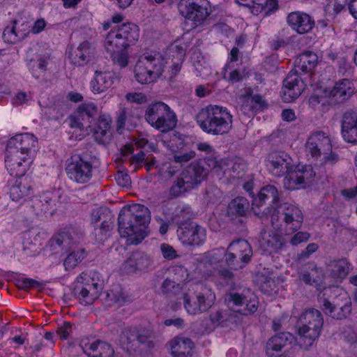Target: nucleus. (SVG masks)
<instances>
[{"mask_svg":"<svg viewBox=\"0 0 357 357\" xmlns=\"http://www.w3.org/2000/svg\"><path fill=\"white\" fill-rule=\"evenodd\" d=\"M268 172L274 176H285L284 188L296 190L309 185L315 173L310 165L296 167L293 169L292 159L284 152L274 151L268 154L266 163Z\"/></svg>","mask_w":357,"mask_h":357,"instance_id":"nucleus-1","label":"nucleus"},{"mask_svg":"<svg viewBox=\"0 0 357 357\" xmlns=\"http://www.w3.org/2000/svg\"><path fill=\"white\" fill-rule=\"evenodd\" d=\"M150 220V211L145 206L136 204L123 207L118 217V231L127 238L128 244L137 245L148 236Z\"/></svg>","mask_w":357,"mask_h":357,"instance_id":"nucleus-2","label":"nucleus"},{"mask_svg":"<svg viewBox=\"0 0 357 357\" xmlns=\"http://www.w3.org/2000/svg\"><path fill=\"white\" fill-rule=\"evenodd\" d=\"M138 38V26L134 24L124 23L112 29L105 37V47L113 62L126 67L128 63L127 49Z\"/></svg>","mask_w":357,"mask_h":357,"instance_id":"nucleus-3","label":"nucleus"},{"mask_svg":"<svg viewBox=\"0 0 357 357\" xmlns=\"http://www.w3.org/2000/svg\"><path fill=\"white\" fill-rule=\"evenodd\" d=\"M317 61V55L312 52H305L296 58L294 69L283 81L282 98L284 102H292L301 96L306 85L298 73H310L316 66Z\"/></svg>","mask_w":357,"mask_h":357,"instance_id":"nucleus-4","label":"nucleus"},{"mask_svg":"<svg viewBox=\"0 0 357 357\" xmlns=\"http://www.w3.org/2000/svg\"><path fill=\"white\" fill-rule=\"evenodd\" d=\"M195 119L204 132L213 135L228 133L232 128V115L226 107L218 105H209L201 109Z\"/></svg>","mask_w":357,"mask_h":357,"instance_id":"nucleus-5","label":"nucleus"},{"mask_svg":"<svg viewBox=\"0 0 357 357\" xmlns=\"http://www.w3.org/2000/svg\"><path fill=\"white\" fill-rule=\"evenodd\" d=\"M324 325L321 312L314 308L305 310L299 317L297 326L299 344L307 350L319 338Z\"/></svg>","mask_w":357,"mask_h":357,"instance_id":"nucleus-6","label":"nucleus"},{"mask_svg":"<svg viewBox=\"0 0 357 357\" xmlns=\"http://www.w3.org/2000/svg\"><path fill=\"white\" fill-rule=\"evenodd\" d=\"M207 177L208 170L195 160L182 169L169 189V195L178 197L197 188Z\"/></svg>","mask_w":357,"mask_h":357,"instance_id":"nucleus-7","label":"nucleus"},{"mask_svg":"<svg viewBox=\"0 0 357 357\" xmlns=\"http://www.w3.org/2000/svg\"><path fill=\"white\" fill-rule=\"evenodd\" d=\"M272 226L285 234H291L299 229L303 222L301 210L296 206L285 202L278 206L271 216Z\"/></svg>","mask_w":357,"mask_h":357,"instance_id":"nucleus-8","label":"nucleus"},{"mask_svg":"<svg viewBox=\"0 0 357 357\" xmlns=\"http://www.w3.org/2000/svg\"><path fill=\"white\" fill-rule=\"evenodd\" d=\"M145 121L161 132L172 130L177 123V116L173 109L162 101L149 104L144 113Z\"/></svg>","mask_w":357,"mask_h":357,"instance_id":"nucleus-9","label":"nucleus"},{"mask_svg":"<svg viewBox=\"0 0 357 357\" xmlns=\"http://www.w3.org/2000/svg\"><path fill=\"white\" fill-rule=\"evenodd\" d=\"M164 66V59L160 54H144L135 66V79L142 84L151 83L162 75Z\"/></svg>","mask_w":357,"mask_h":357,"instance_id":"nucleus-10","label":"nucleus"},{"mask_svg":"<svg viewBox=\"0 0 357 357\" xmlns=\"http://www.w3.org/2000/svg\"><path fill=\"white\" fill-rule=\"evenodd\" d=\"M215 295L213 290L206 285H199L191 294L183 296V305L186 312L191 315H198L209 310L214 305Z\"/></svg>","mask_w":357,"mask_h":357,"instance_id":"nucleus-11","label":"nucleus"},{"mask_svg":"<svg viewBox=\"0 0 357 357\" xmlns=\"http://www.w3.org/2000/svg\"><path fill=\"white\" fill-rule=\"evenodd\" d=\"M280 192L276 187L267 185L261 188L252 201V209L255 215L264 218L271 215L280 206Z\"/></svg>","mask_w":357,"mask_h":357,"instance_id":"nucleus-12","label":"nucleus"},{"mask_svg":"<svg viewBox=\"0 0 357 357\" xmlns=\"http://www.w3.org/2000/svg\"><path fill=\"white\" fill-rule=\"evenodd\" d=\"M252 257V249L248 241L238 239L231 242L225 255L227 265L234 270L243 268Z\"/></svg>","mask_w":357,"mask_h":357,"instance_id":"nucleus-13","label":"nucleus"},{"mask_svg":"<svg viewBox=\"0 0 357 357\" xmlns=\"http://www.w3.org/2000/svg\"><path fill=\"white\" fill-rule=\"evenodd\" d=\"M176 234L182 243L190 246L202 245L206 238L204 227L190 220L177 222Z\"/></svg>","mask_w":357,"mask_h":357,"instance_id":"nucleus-14","label":"nucleus"},{"mask_svg":"<svg viewBox=\"0 0 357 357\" xmlns=\"http://www.w3.org/2000/svg\"><path fill=\"white\" fill-rule=\"evenodd\" d=\"M68 177L78 183H87L92 177L93 166L85 155H74L66 168Z\"/></svg>","mask_w":357,"mask_h":357,"instance_id":"nucleus-15","label":"nucleus"},{"mask_svg":"<svg viewBox=\"0 0 357 357\" xmlns=\"http://www.w3.org/2000/svg\"><path fill=\"white\" fill-rule=\"evenodd\" d=\"M321 308L325 314L337 320L346 319L351 312V302L345 294H340L333 302L324 298Z\"/></svg>","mask_w":357,"mask_h":357,"instance_id":"nucleus-16","label":"nucleus"},{"mask_svg":"<svg viewBox=\"0 0 357 357\" xmlns=\"http://www.w3.org/2000/svg\"><path fill=\"white\" fill-rule=\"evenodd\" d=\"M227 300L229 303H232L236 306H242L245 304V307L238 311V313L244 316L252 314L258 309L259 301L249 289H244L242 292H229L227 294Z\"/></svg>","mask_w":357,"mask_h":357,"instance_id":"nucleus-17","label":"nucleus"},{"mask_svg":"<svg viewBox=\"0 0 357 357\" xmlns=\"http://www.w3.org/2000/svg\"><path fill=\"white\" fill-rule=\"evenodd\" d=\"M178 9L180 13L185 19L192 21L195 26L202 24L209 14L206 3L202 0L199 2H181Z\"/></svg>","mask_w":357,"mask_h":357,"instance_id":"nucleus-18","label":"nucleus"},{"mask_svg":"<svg viewBox=\"0 0 357 357\" xmlns=\"http://www.w3.org/2000/svg\"><path fill=\"white\" fill-rule=\"evenodd\" d=\"M84 236L83 230L78 227L68 226L53 236L50 243L52 246L62 247V250L69 251L71 247L79 242Z\"/></svg>","mask_w":357,"mask_h":357,"instance_id":"nucleus-19","label":"nucleus"},{"mask_svg":"<svg viewBox=\"0 0 357 357\" xmlns=\"http://www.w3.org/2000/svg\"><path fill=\"white\" fill-rule=\"evenodd\" d=\"M27 206L36 216L53 214L56 211V197L50 192H43L29 199Z\"/></svg>","mask_w":357,"mask_h":357,"instance_id":"nucleus-20","label":"nucleus"},{"mask_svg":"<svg viewBox=\"0 0 357 357\" xmlns=\"http://www.w3.org/2000/svg\"><path fill=\"white\" fill-rule=\"evenodd\" d=\"M37 139L32 134L24 133L17 135L8 140L7 144V151H9L12 155L15 153L24 156H29L32 151L36 148Z\"/></svg>","mask_w":357,"mask_h":357,"instance_id":"nucleus-21","label":"nucleus"},{"mask_svg":"<svg viewBox=\"0 0 357 357\" xmlns=\"http://www.w3.org/2000/svg\"><path fill=\"white\" fill-rule=\"evenodd\" d=\"M98 114V107L94 103H82L70 116V126L72 128L84 129V123H90L91 119Z\"/></svg>","mask_w":357,"mask_h":357,"instance_id":"nucleus-22","label":"nucleus"},{"mask_svg":"<svg viewBox=\"0 0 357 357\" xmlns=\"http://www.w3.org/2000/svg\"><path fill=\"white\" fill-rule=\"evenodd\" d=\"M331 139L324 132L313 133L308 138L306 149L313 158H318L321 154L327 153L331 150Z\"/></svg>","mask_w":357,"mask_h":357,"instance_id":"nucleus-23","label":"nucleus"},{"mask_svg":"<svg viewBox=\"0 0 357 357\" xmlns=\"http://www.w3.org/2000/svg\"><path fill=\"white\" fill-rule=\"evenodd\" d=\"M354 93V84L348 79H342L335 83L328 96L332 103L340 104L349 100Z\"/></svg>","mask_w":357,"mask_h":357,"instance_id":"nucleus-24","label":"nucleus"},{"mask_svg":"<svg viewBox=\"0 0 357 357\" xmlns=\"http://www.w3.org/2000/svg\"><path fill=\"white\" fill-rule=\"evenodd\" d=\"M287 22L291 28L299 34L310 31L314 26V21L309 15L299 11L289 13Z\"/></svg>","mask_w":357,"mask_h":357,"instance_id":"nucleus-25","label":"nucleus"},{"mask_svg":"<svg viewBox=\"0 0 357 357\" xmlns=\"http://www.w3.org/2000/svg\"><path fill=\"white\" fill-rule=\"evenodd\" d=\"M151 264V259L149 255L144 252L136 251L124 261L121 269L127 273H135L148 268Z\"/></svg>","mask_w":357,"mask_h":357,"instance_id":"nucleus-26","label":"nucleus"},{"mask_svg":"<svg viewBox=\"0 0 357 357\" xmlns=\"http://www.w3.org/2000/svg\"><path fill=\"white\" fill-rule=\"evenodd\" d=\"M79 346L89 357H113L114 354L110 344L101 340H82Z\"/></svg>","mask_w":357,"mask_h":357,"instance_id":"nucleus-27","label":"nucleus"},{"mask_svg":"<svg viewBox=\"0 0 357 357\" xmlns=\"http://www.w3.org/2000/svg\"><path fill=\"white\" fill-rule=\"evenodd\" d=\"M99 285L98 283L84 284L78 278L74 289L75 295L77 296L80 303L84 305L92 304L99 296Z\"/></svg>","mask_w":357,"mask_h":357,"instance_id":"nucleus-28","label":"nucleus"},{"mask_svg":"<svg viewBox=\"0 0 357 357\" xmlns=\"http://www.w3.org/2000/svg\"><path fill=\"white\" fill-rule=\"evenodd\" d=\"M342 135L345 141L349 143H357V112L353 110L347 111L342 116Z\"/></svg>","mask_w":357,"mask_h":357,"instance_id":"nucleus-29","label":"nucleus"},{"mask_svg":"<svg viewBox=\"0 0 357 357\" xmlns=\"http://www.w3.org/2000/svg\"><path fill=\"white\" fill-rule=\"evenodd\" d=\"M27 160L26 156L17 153L12 155L9 151H6L5 163L11 176L15 177H22L24 176L27 167L30 164V162L27 161Z\"/></svg>","mask_w":357,"mask_h":357,"instance_id":"nucleus-30","label":"nucleus"},{"mask_svg":"<svg viewBox=\"0 0 357 357\" xmlns=\"http://www.w3.org/2000/svg\"><path fill=\"white\" fill-rule=\"evenodd\" d=\"M116 78L113 72L96 70L95 77L91 82L92 91L94 93L105 92L112 86Z\"/></svg>","mask_w":357,"mask_h":357,"instance_id":"nucleus-31","label":"nucleus"},{"mask_svg":"<svg viewBox=\"0 0 357 357\" xmlns=\"http://www.w3.org/2000/svg\"><path fill=\"white\" fill-rule=\"evenodd\" d=\"M283 245V240L280 234L272 231H264L259 240L260 248L269 254L277 252Z\"/></svg>","mask_w":357,"mask_h":357,"instance_id":"nucleus-32","label":"nucleus"},{"mask_svg":"<svg viewBox=\"0 0 357 357\" xmlns=\"http://www.w3.org/2000/svg\"><path fill=\"white\" fill-rule=\"evenodd\" d=\"M92 53L91 44L84 41L77 47L70 49L68 57L73 63L82 66L90 61Z\"/></svg>","mask_w":357,"mask_h":357,"instance_id":"nucleus-33","label":"nucleus"},{"mask_svg":"<svg viewBox=\"0 0 357 357\" xmlns=\"http://www.w3.org/2000/svg\"><path fill=\"white\" fill-rule=\"evenodd\" d=\"M292 339V335L289 333H278L271 337L266 342V353L269 357H277L287 342Z\"/></svg>","mask_w":357,"mask_h":357,"instance_id":"nucleus-34","label":"nucleus"},{"mask_svg":"<svg viewBox=\"0 0 357 357\" xmlns=\"http://www.w3.org/2000/svg\"><path fill=\"white\" fill-rule=\"evenodd\" d=\"M112 119L109 116L100 115L98 119L97 126L93 130V136L99 144H107L109 142L111 133Z\"/></svg>","mask_w":357,"mask_h":357,"instance_id":"nucleus-35","label":"nucleus"},{"mask_svg":"<svg viewBox=\"0 0 357 357\" xmlns=\"http://www.w3.org/2000/svg\"><path fill=\"white\" fill-rule=\"evenodd\" d=\"M172 355L174 357H190L195 347L188 337H176L169 342Z\"/></svg>","mask_w":357,"mask_h":357,"instance_id":"nucleus-36","label":"nucleus"},{"mask_svg":"<svg viewBox=\"0 0 357 357\" xmlns=\"http://www.w3.org/2000/svg\"><path fill=\"white\" fill-rule=\"evenodd\" d=\"M330 275L335 281H342L351 271V265L346 259L331 261L329 264Z\"/></svg>","mask_w":357,"mask_h":357,"instance_id":"nucleus-37","label":"nucleus"},{"mask_svg":"<svg viewBox=\"0 0 357 357\" xmlns=\"http://www.w3.org/2000/svg\"><path fill=\"white\" fill-rule=\"evenodd\" d=\"M50 59V55L45 53L36 55L29 61L28 68L35 78L38 79L45 73Z\"/></svg>","mask_w":357,"mask_h":357,"instance_id":"nucleus-38","label":"nucleus"},{"mask_svg":"<svg viewBox=\"0 0 357 357\" xmlns=\"http://www.w3.org/2000/svg\"><path fill=\"white\" fill-rule=\"evenodd\" d=\"M250 207V202L243 197H237L228 204L227 213L229 215L243 216Z\"/></svg>","mask_w":357,"mask_h":357,"instance_id":"nucleus-39","label":"nucleus"},{"mask_svg":"<svg viewBox=\"0 0 357 357\" xmlns=\"http://www.w3.org/2000/svg\"><path fill=\"white\" fill-rule=\"evenodd\" d=\"M32 193V188L27 183L16 182L10 189V197L14 202H20L24 199L26 202L28 197Z\"/></svg>","mask_w":357,"mask_h":357,"instance_id":"nucleus-40","label":"nucleus"},{"mask_svg":"<svg viewBox=\"0 0 357 357\" xmlns=\"http://www.w3.org/2000/svg\"><path fill=\"white\" fill-rule=\"evenodd\" d=\"M84 249L72 251L64 259L63 266L66 270L73 269L84 258Z\"/></svg>","mask_w":357,"mask_h":357,"instance_id":"nucleus-41","label":"nucleus"},{"mask_svg":"<svg viewBox=\"0 0 357 357\" xmlns=\"http://www.w3.org/2000/svg\"><path fill=\"white\" fill-rule=\"evenodd\" d=\"M26 36V34L21 33L18 34L16 32V29L15 26H7L3 32V38L5 42L10 44L16 43L21 40L24 39Z\"/></svg>","mask_w":357,"mask_h":357,"instance_id":"nucleus-42","label":"nucleus"},{"mask_svg":"<svg viewBox=\"0 0 357 357\" xmlns=\"http://www.w3.org/2000/svg\"><path fill=\"white\" fill-rule=\"evenodd\" d=\"M197 161L202 162V165L208 170V174L211 171L218 172L222 169L220 162L212 156H207L204 159L197 160Z\"/></svg>","mask_w":357,"mask_h":357,"instance_id":"nucleus-43","label":"nucleus"},{"mask_svg":"<svg viewBox=\"0 0 357 357\" xmlns=\"http://www.w3.org/2000/svg\"><path fill=\"white\" fill-rule=\"evenodd\" d=\"M160 290L163 294H176L181 290V285L179 283L167 278L162 283Z\"/></svg>","mask_w":357,"mask_h":357,"instance_id":"nucleus-44","label":"nucleus"},{"mask_svg":"<svg viewBox=\"0 0 357 357\" xmlns=\"http://www.w3.org/2000/svg\"><path fill=\"white\" fill-rule=\"evenodd\" d=\"M178 172V167L173 164L169 163L163 165L160 170V176L165 180H169L176 175Z\"/></svg>","mask_w":357,"mask_h":357,"instance_id":"nucleus-45","label":"nucleus"},{"mask_svg":"<svg viewBox=\"0 0 357 357\" xmlns=\"http://www.w3.org/2000/svg\"><path fill=\"white\" fill-rule=\"evenodd\" d=\"M196 156V153L195 151H189L185 153H178L173 155V160L176 163H179L181 165L187 163L190 161Z\"/></svg>","mask_w":357,"mask_h":357,"instance_id":"nucleus-46","label":"nucleus"},{"mask_svg":"<svg viewBox=\"0 0 357 357\" xmlns=\"http://www.w3.org/2000/svg\"><path fill=\"white\" fill-rule=\"evenodd\" d=\"M318 245L315 243L308 244L305 250L297 255V260L299 261L306 260L318 250Z\"/></svg>","mask_w":357,"mask_h":357,"instance_id":"nucleus-47","label":"nucleus"},{"mask_svg":"<svg viewBox=\"0 0 357 357\" xmlns=\"http://www.w3.org/2000/svg\"><path fill=\"white\" fill-rule=\"evenodd\" d=\"M310 237V234L307 231H298L289 240V243L292 246H297L301 243L307 242Z\"/></svg>","mask_w":357,"mask_h":357,"instance_id":"nucleus-48","label":"nucleus"},{"mask_svg":"<svg viewBox=\"0 0 357 357\" xmlns=\"http://www.w3.org/2000/svg\"><path fill=\"white\" fill-rule=\"evenodd\" d=\"M160 251L163 257L168 260H172L178 257L176 251L169 244L162 243L160 245Z\"/></svg>","mask_w":357,"mask_h":357,"instance_id":"nucleus-49","label":"nucleus"},{"mask_svg":"<svg viewBox=\"0 0 357 357\" xmlns=\"http://www.w3.org/2000/svg\"><path fill=\"white\" fill-rule=\"evenodd\" d=\"M40 284H41L40 282L31 278H22L17 281V287L25 290H27L31 287L40 286Z\"/></svg>","mask_w":357,"mask_h":357,"instance_id":"nucleus-50","label":"nucleus"},{"mask_svg":"<svg viewBox=\"0 0 357 357\" xmlns=\"http://www.w3.org/2000/svg\"><path fill=\"white\" fill-rule=\"evenodd\" d=\"M152 336V333L151 331L148 329H144L138 331L137 342L140 344L148 343L149 347H152V342L149 340V339Z\"/></svg>","mask_w":357,"mask_h":357,"instance_id":"nucleus-51","label":"nucleus"},{"mask_svg":"<svg viewBox=\"0 0 357 357\" xmlns=\"http://www.w3.org/2000/svg\"><path fill=\"white\" fill-rule=\"evenodd\" d=\"M107 298L109 301L115 304L121 305L126 302V298L120 291L111 290L107 293Z\"/></svg>","mask_w":357,"mask_h":357,"instance_id":"nucleus-52","label":"nucleus"},{"mask_svg":"<svg viewBox=\"0 0 357 357\" xmlns=\"http://www.w3.org/2000/svg\"><path fill=\"white\" fill-rule=\"evenodd\" d=\"M72 331L73 329L71 323L64 322L61 326L58 328L56 334L61 340H66Z\"/></svg>","mask_w":357,"mask_h":357,"instance_id":"nucleus-53","label":"nucleus"},{"mask_svg":"<svg viewBox=\"0 0 357 357\" xmlns=\"http://www.w3.org/2000/svg\"><path fill=\"white\" fill-rule=\"evenodd\" d=\"M261 6V10H264L266 15H268L278 9L277 0H266L264 3H257Z\"/></svg>","mask_w":357,"mask_h":357,"instance_id":"nucleus-54","label":"nucleus"},{"mask_svg":"<svg viewBox=\"0 0 357 357\" xmlns=\"http://www.w3.org/2000/svg\"><path fill=\"white\" fill-rule=\"evenodd\" d=\"M126 98L128 101L138 104L145 103L147 100L146 96L142 93H128Z\"/></svg>","mask_w":357,"mask_h":357,"instance_id":"nucleus-55","label":"nucleus"},{"mask_svg":"<svg viewBox=\"0 0 357 357\" xmlns=\"http://www.w3.org/2000/svg\"><path fill=\"white\" fill-rule=\"evenodd\" d=\"M224 77L228 80L230 84H234L242 81L245 76L238 70L235 69L229 73L228 77L225 75Z\"/></svg>","mask_w":357,"mask_h":357,"instance_id":"nucleus-56","label":"nucleus"},{"mask_svg":"<svg viewBox=\"0 0 357 357\" xmlns=\"http://www.w3.org/2000/svg\"><path fill=\"white\" fill-rule=\"evenodd\" d=\"M128 109L126 107H121L118 112V117L116 120L117 128H124L127 119Z\"/></svg>","mask_w":357,"mask_h":357,"instance_id":"nucleus-57","label":"nucleus"},{"mask_svg":"<svg viewBox=\"0 0 357 357\" xmlns=\"http://www.w3.org/2000/svg\"><path fill=\"white\" fill-rule=\"evenodd\" d=\"M305 268L309 271L312 278L317 282L319 279V274L321 271L317 267L316 264L313 262L307 263L305 265Z\"/></svg>","mask_w":357,"mask_h":357,"instance_id":"nucleus-58","label":"nucleus"},{"mask_svg":"<svg viewBox=\"0 0 357 357\" xmlns=\"http://www.w3.org/2000/svg\"><path fill=\"white\" fill-rule=\"evenodd\" d=\"M115 178L117 183L122 187H127L130 184V178L127 174L119 172Z\"/></svg>","mask_w":357,"mask_h":357,"instance_id":"nucleus-59","label":"nucleus"},{"mask_svg":"<svg viewBox=\"0 0 357 357\" xmlns=\"http://www.w3.org/2000/svg\"><path fill=\"white\" fill-rule=\"evenodd\" d=\"M325 155L323 158V163L324 165H333L339 161L340 157L337 154L334 152L330 153H324Z\"/></svg>","mask_w":357,"mask_h":357,"instance_id":"nucleus-60","label":"nucleus"},{"mask_svg":"<svg viewBox=\"0 0 357 357\" xmlns=\"http://www.w3.org/2000/svg\"><path fill=\"white\" fill-rule=\"evenodd\" d=\"M210 319L212 323L215 325H220L222 322L227 320L222 314V312L220 310L216 311L214 313H212L210 315Z\"/></svg>","mask_w":357,"mask_h":357,"instance_id":"nucleus-61","label":"nucleus"},{"mask_svg":"<svg viewBox=\"0 0 357 357\" xmlns=\"http://www.w3.org/2000/svg\"><path fill=\"white\" fill-rule=\"evenodd\" d=\"M138 330L136 328H129L124 332V336L126 337L127 342L130 344L137 340Z\"/></svg>","mask_w":357,"mask_h":357,"instance_id":"nucleus-62","label":"nucleus"},{"mask_svg":"<svg viewBox=\"0 0 357 357\" xmlns=\"http://www.w3.org/2000/svg\"><path fill=\"white\" fill-rule=\"evenodd\" d=\"M250 102L253 107L257 109H261L264 106V100L259 95H255L250 98Z\"/></svg>","mask_w":357,"mask_h":357,"instance_id":"nucleus-63","label":"nucleus"},{"mask_svg":"<svg viewBox=\"0 0 357 357\" xmlns=\"http://www.w3.org/2000/svg\"><path fill=\"white\" fill-rule=\"evenodd\" d=\"M282 119L283 121L291 122L296 119L294 111L291 109H286L282 112Z\"/></svg>","mask_w":357,"mask_h":357,"instance_id":"nucleus-64","label":"nucleus"}]
</instances>
